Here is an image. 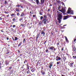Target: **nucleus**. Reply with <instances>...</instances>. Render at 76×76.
Here are the masks:
<instances>
[{
	"label": "nucleus",
	"instance_id": "6e6552de",
	"mask_svg": "<svg viewBox=\"0 0 76 76\" xmlns=\"http://www.w3.org/2000/svg\"><path fill=\"white\" fill-rule=\"evenodd\" d=\"M26 71L27 72V73L28 74V73H30V71H29V69L28 67V69H27Z\"/></svg>",
	"mask_w": 76,
	"mask_h": 76
},
{
	"label": "nucleus",
	"instance_id": "473e14b6",
	"mask_svg": "<svg viewBox=\"0 0 76 76\" xmlns=\"http://www.w3.org/2000/svg\"><path fill=\"white\" fill-rule=\"evenodd\" d=\"M11 69H12V68L11 67H10L9 69V70H11Z\"/></svg>",
	"mask_w": 76,
	"mask_h": 76
},
{
	"label": "nucleus",
	"instance_id": "f704fd0d",
	"mask_svg": "<svg viewBox=\"0 0 76 76\" xmlns=\"http://www.w3.org/2000/svg\"><path fill=\"white\" fill-rule=\"evenodd\" d=\"M48 49H47L46 50V53H47L48 52Z\"/></svg>",
	"mask_w": 76,
	"mask_h": 76
},
{
	"label": "nucleus",
	"instance_id": "aec40b11",
	"mask_svg": "<svg viewBox=\"0 0 76 76\" xmlns=\"http://www.w3.org/2000/svg\"><path fill=\"white\" fill-rule=\"evenodd\" d=\"M25 16V14L23 13H22L20 15V16Z\"/></svg>",
	"mask_w": 76,
	"mask_h": 76
},
{
	"label": "nucleus",
	"instance_id": "8fccbe9b",
	"mask_svg": "<svg viewBox=\"0 0 76 76\" xmlns=\"http://www.w3.org/2000/svg\"><path fill=\"white\" fill-rule=\"evenodd\" d=\"M73 58H75V56H73Z\"/></svg>",
	"mask_w": 76,
	"mask_h": 76
},
{
	"label": "nucleus",
	"instance_id": "69168bd1",
	"mask_svg": "<svg viewBox=\"0 0 76 76\" xmlns=\"http://www.w3.org/2000/svg\"><path fill=\"white\" fill-rule=\"evenodd\" d=\"M9 16V15H8L7 16V17H8Z\"/></svg>",
	"mask_w": 76,
	"mask_h": 76
},
{
	"label": "nucleus",
	"instance_id": "58836bf2",
	"mask_svg": "<svg viewBox=\"0 0 76 76\" xmlns=\"http://www.w3.org/2000/svg\"><path fill=\"white\" fill-rule=\"evenodd\" d=\"M76 38H75L74 40V42H75V41H76Z\"/></svg>",
	"mask_w": 76,
	"mask_h": 76
},
{
	"label": "nucleus",
	"instance_id": "1a4fd4ad",
	"mask_svg": "<svg viewBox=\"0 0 76 76\" xmlns=\"http://www.w3.org/2000/svg\"><path fill=\"white\" fill-rule=\"evenodd\" d=\"M68 18V16H64V20H66V19H67Z\"/></svg>",
	"mask_w": 76,
	"mask_h": 76
},
{
	"label": "nucleus",
	"instance_id": "6ab92c4d",
	"mask_svg": "<svg viewBox=\"0 0 76 76\" xmlns=\"http://www.w3.org/2000/svg\"><path fill=\"white\" fill-rule=\"evenodd\" d=\"M7 61H6V62H5V63H6V65H7V64H9V63H8L7 62Z\"/></svg>",
	"mask_w": 76,
	"mask_h": 76
},
{
	"label": "nucleus",
	"instance_id": "5fc2aeb1",
	"mask_svg": "<svg viewBox=\"0 0 76 76\" xmlns=\"http://www.w3.org/2000/svg\"><path fill=\"white\" fill-rule=\"evenodd\" d=\"M57 45H59V43H57Z\"/></svg>",
	"mask_w": 76,
	"mask_h": 76
},
{
	"label": "nucleus",
	"instance_id": "4d7b16f0",
	"mask_svg": "<svg viewBox=\"0 0 76 76\" xmlns=\"http://www.w3.org/2000/svg\"><path fill=\"white\" fill-rule=\"evenodd\" d=\"M40 14L41 15H42V14H41V13H40Z\"/></svg>",
	"mask_w": 76,
	"mask_h": 76
},
{
	"label": "nucleus",
	"instance_id": "ddd939ff",
	"mask_svg": "<svg viewBox=\"0 0 76 76\" xmlns=\"http://www.w3.org/2000/svg\"><path fill=\"white\" fill-rule=\"evenodd\" d=\"M30 69H31V71L32 72H34V68L31 67L30 68Z\"/></svg>",
	"mask_w": 76,
	"mask_h": 76
},
{
	"label": "nucleus",
	"instance_id": "680f3d73",
	"mask_svg": "<svg viewBox=\"0 0 76 76\" xmlns=\"http://www.w3.org/2000/svg\"><path fill=\"white\" fill-rule=\"evenodd\" d=\"M21 8H22L23 7L22 6H21Z\"/></svg>",
	"mask_w": 76,
	"mask_h": 76
},
{
	"label": "nucleus",
	"instance_id": "cd10ccee",
	"mask_svg": "<svg viewBox=\"0 0 76 76\" xmlns=\"http://www.w3.org/2000/svg\"><path fill=\"white\" fill-rule=\"evenodd\" d=\"M63 59L64 60H66V58L64 57L63 58Z\"/></svg>",
	"mask_w": 76,
	"mask_h": 76
},
{
	"label": "nucleus",
	"instance_id": "4468645a",
	"mask_svg": "<svg viewBox=\"0 0 76 76\" xmlns=\"http://www.w3.org/2000/svg\"><path fill=\"white\" fill-rule=\"evenodd\" d=\"M45 0H41V4H43L44 3Z\"/></svg>",
	"mask_w": 76,
	"mask_h": 76
},
{
	"label": "nucleus",
	"instance_id": "c756f323",
	"mask_svg": "<svg viewBox=\"0 0 76 76\" xmlns=\"http://www.w3.org/2000/svg\"><path fill=\"white\" fill-rule=\"evenodd\" d=\"M22 20V19L21 18L19 19V21H21V20Z\"/></svg>",
	"mask_w": 76,
	"mask_h": 76
},
{
	"label": "nucleus",
	"instance_id": "e2e57ef3",
	"mask_svg": "<svg viewBox=\"0 0 76 76\" xmlns=\"http://www.w3.org/2000/svg\"><path fill=\"white\" fill-rule=\"evenodd\" d=\"M18 61H20V60H19V59L18 60Z\"/></svg>",
	"mask_w": 76,
	"mask_h": 76
},
{
	"label": "nucleus",
	"instance_id": "9b49d317",
	"mask_svg": "<svg viewBox=\"0 0 76 76\" xmlns=\"http://www.w3.org/2000/svg\"><path fill=\"white\" fill-rule=\"evenodd\" d=\"M49 48V50H53V48H54V47L51 46Z\"/></svg>",
	"mask_w": 76,
	"mask_h": 76
},
{
	"label": "nucleus",
	"instance_id": "f3484780",
	"mask_svg": "<svg viewBox=\"0 0 76 76\" xmlns=\"http://www.w3.org/2000/svg\"><path fill=\"white\" fill-rule=\"evenodd\" d=\"M15 10L16 11H17V12H19V8H16Z\"/></svg>",
	"mask_w": 76,
	"mask_h": 76
},
{
	"label": "nucleus",
	"instance_id": "09e8293b",
	"mask_svg": "<svg viewBox=\"0 0 76 76\" xmlns=\"http://www.w3.org/2000/svg\"><path fill=\"white\" fill-rule=\"evenodd\" d=\"M56 49L55 48H54V49H53L54 51H56Z\"/></svg>",
	"mask_w": 76,
	"mask_h": 76
},
{
	"label": "nucleus",
	"instance_id": "20e7f679",
	"mask_svg": "<svg viewBox=\"0 0 76 76\" xmlns=\"http://www.w3.org/2000/svg\"><path fill=\"white\" fill-rule=\"evenodd\" d=\"M42 22H43L44 25H45L46 23L47 22V19H43V20L42 21Z\"/></svg>",
	"mask_w": 76,
	"mask_h": 76
},
{
	"label": "nucleus",
	"instance_id": "423d86ee",
	"mask_svg": "<svg viewBox=\"0 0 76 76\" xmlns=\"http://www.w3.org/2000/svg\"><path fill=\"white\" fill-rule=\"evenodd\" d=\"M39 35H40V33H39L38 34H37L36 37V40H38V38H39Z\"/></svg>",
	"mask_w": 76,
	"mask_h": 76
},
{
	"label": "nucleus",
	"instance_id": "c03bdc74",
	"mask_svg": "<svg viewBox=\"0 0 76 76\" xmlns=\"http://www.w3.org/2000/svg\"><path fill=\"white\" fill-rule=\"evenodd\" d=\"M35 15H33V18H35Z\"/></svg>",
	"mask_w": 76,
	"mask_h": 76
},
{
	"label": "nucleus",
	"instance_id": "dca6fc26",
	"mask_svg": "<svg viewBox=\"0 0 76 76\" xmlns=\"http://www.w3.org/2000/svg\"><path fill=\"white\" fill-rule=\"evenodd\" d=\"M44 18L43 19H46V18H47V15H44Z\"/></svg>",
	"mask_w": 76,
	"mask_h": 76
},
{
	"label": "nucleus",
	"instance_id": "6e6d98bb",
	"mask_svg": "<svg viewBox=\"0 0 76 76\" xmlns=\"http://www.w3.org/2000/svg\"><path fill=\"white\" fill-rule=\"evenodd\" d=\"M7 40H8L9 39V38L7 37Z\"/></svg>",
	"mask_w": 76,
	"mask_h": 76
},
{
	"label": "nucleus",
	"instance_id": "338daca9",
	"mask_svg": "<svg viewBox=\"0 0 76 76\" xmlns=\"http://www.w3.org/2000/svg\"><path fill=\"white\" fill-rule=\"evenodd\" d=\"M75 18V19H76V17H75V18Z\"/></svg>",
	"mask_w": 76,
	"mask_h": 76
},
{
	"label": "nucleus",
	"instance_id": "052dcab7",
	"mask_svg": "<svg viewBox=\"0 0 76 76\" xmlns=\"http://www.w3.org/2000/svg\"><path fill=\"white\" fill-rule=\"evenodd\" d=\"M48 11H50V9L48 10Z\"/></svg>",
	"mask_w": 76,
	"mask_h": 76
},
{
	"label": "nucleus",
	"instance_id": "0eeeda50",
	"mask_svg": "<svg viewBox=\"0 0 76 76\" xmlns=\"http://www.w3.org/2000/svg\"><path fill=\"white\" fill-rule=\"evenodd\" d=\"M5 1H3V3L4 4H7L8 3V0H5Z\"/></svg>",
	"mask_w": 76,
	"mask_h": 76
},
{
	"label": "nucleus",
	"instance_id": "a211bd4d",
	"mask_svg": "<svg viewBox=\"0 0 76 76\" xmlns=\"http://www.w3.org/2000/svg\"><path fill=\"white\" fill-rule=\"evenodd\" d=\"M22 44V42H20L18 45V47H20V46L21 45V44Z\"/></svg>",
	"mask_w": 76,
	"mask_h": 76
},
{
	"label": "nucleus",
	"instance_id": "f257e3e1",
	"mask_svg": "<svg viewBox=\"0 0 76 76\" xmlns=\"http://www.w3.org/2000/svg\"><path fill=\"white\" fill-rule=\"evenodd\" d=\"M58 20V21L59 23H61V19L63 18V16H62V13L58 11H57Z\"/></svg>",
	"mask_w": 76,
	"mask_h": 76
},
{
	"label": "nucleus",
	"instance_id": "3c124183",
	"mask_svg": "<svg viewBox=\"0 0 76 76\" xmlns=\"http://www.w3.org/2000/svg\"><path fill=\"white\" fill-rule=\"evenodd\" d=\"M46 42H47V41H45V43H44V44H45V43H46Z\"/></svg>",
	"mask_w": 76,
	"mask_h": 76
},
{
	"label": "nucleus",
	"instance_id": "0e129e2a",
	"mask_svg": "<svg viewBox=\"0 0 76 76\" xmlns=\"http://www.w3.org/2000/svg\"><path fill=\"white\" fill-rule=\"evenodd\" d=\"M62 76H65V75H62Z\"/></svg>",
	"mask_w": 76,
	"mask_h": 76
},
{
	"label": "nucleus",
	"instance_id": "bb28decb",
	"mask_svg": "<svg viewBox=\"0 0 76 76\" xmlns=\"http://www.w3.org/2000/svg\"><path fill=\"white\" fill-rule=\"evenodd\" d=\"M21 26H24L25 25V24H20Z\"/></svg>",
	"mask_w": 76,
	"mask_h": 76
},
{
	"label": "nucleus",
	"instance_id": "79ce46f5",
	"mask_svg": "<svg viewBox=\"0 0 76 76\" xmlns=\"http://www.w3.org/2000/svg\"><path fill=\"white\" fill-rule=\"evenodd\" d=\"M25 39H24L23 40V42H25Z\"/></svg>",
	"mask_w": 76,
	"mask_h": 76
},
{
	"label": "nucleus",
	"instance_id": "f03ea898",
	"mask_svg": "<svg viewBox=\"0 0 76 76\" xmlns=\"http://www.w3.org/2000/svg\"><path fill=\"white\" fill-rule=\"evenodd\" d=\"M67 14H72V15H73V11L71 10V9L70 8H69L67 12Z\"/></svg>",
	"mask_w": 76,
	"mask_h": 76
},
{
	"label": "nucleus",
	"instance_id": "e433bc0d",
	"mask_svg": "<svg viewBox=\"0 0 76 76\" xmlns=\"http://www.w3.org/2000/svg\"><path fill=\"white\" fill-rule=\"evenodd\" d=\"M11 31H13V28H11Z\"/></svg>",
	"mask_w": 76,
	"mask_h": 76
},
{
	"label": "nucleus",
	"instance_id": "c85d7f7f",
	"mask_svg": "<svg viewBox=\"0 0 76 76\" xmlns=\"http://www.w3.org/2000/svg\"><path fill=\"white\" fill-rule=\"evenodd\" d=\"M17 16H19V15H20V14H19V13H17Z\"/></svg>",
	"mask_w": 76,
	"mask_h": 76
},
{
	"label": "nucleus",
	"instance_id": "7c9ffc66",
	"mask_svg": "<svg viewBox=\"0 0 76 76\" xmlns=\"http://www.w3.org/2000/svg\"><path fill=\"white\" fill-rule=\"evenodd\" d=\"M4 13H6L7 14H8V13H9V12H6V11Z\"/></svg>",
	"mask_w": 76,
	"mask_h": 76
},
{
	"label": "nucleus",
	"instance_id": "a18cd8bd",
	"mask_svg": "<svg viewBox=\"0 0 76 76\" xmlns=\"http://www.w3.org/2000/svg\"><path fill=\"white\" fill-rule=\"evenodd\" d=\"M5 0H0V1H4Z\"/></svg>",
	"mask_w": 76,
	"mask_h": 76
},
{
	"label": "nucleus",
	"instance_id": "39448f33",
	"mask_svg": "<svg viewBox=\"0 0 76 76\" xmlns=\"http://www.w3.org/2000/svg\"><path fill=\"white\" fill-rule=\"evenodd\" d=\"M56 61H58V60H61V58L58 57V56H57L56 57Z\"/></svg>",
	"mask_w": 76,
	"mask_h": 76
},
{
	"label": "nucleus",
	"instance_id": "de8ad7c7",
	"mask_svg": "<svg viewBox=\"0 0 76 76\" xmlns=\"http://www.w3.org/2000/svg\"><path fill=\"white\" fill-rule=\"evenodd\" d=\"M64 50V49H63V48H62V49H61V51H63Z\"/></svg>",
	"mask_w": 76,
	"mask_h": 76
},
{
	"label": "nucleus",
	"instance_id": "393cba45",
	"mask_svg": "<svg viewBox=\"0 0 76 76\" xmlns=\"http://www.w3.org/2000/svg\"><path fill=\"white\" fill-rule=\"evenodd\" d=\"M58 9L59 10H60V9H61V7H60V6H58Z\"/></svg>",
	"mask_w": 76,
	"mask_h": 76
},
{
	"label": "nucleus",
	"instance_id": "c9c22d12",
	"mask_svg": "<svg viewBox=\"0 0 76 76\" xmlns=\"http://www.w3.org/2000/svg\"><path fill=\"white\" fill-rule=\"evenodd\" d=\"M12 20L13 21H15V20H16V19H15V18H13V19Z\"/></svg>",
	"mask_w": 76,
	"mask_h": 76
},
{
	"label": "nucleus",
	"instance_id": "2eb2a0df",
	"mask_svg": "<svg viewBox=\"0 0 76 76\" xmlns=\"http://www.w3.org/2000/svg\"><path fill=\"white\" fill-rule=\"evenodd\" d=\"M50 64L49 68L50 69H51V67L53 66V65H52V64Z\"/></svg>",
	"mask_w": 76,
	"mask_h": 76
},
{
	"label": "nucleus",
	"instance_id": "13d9d810",
	"mask_svg": "<svg viewBox=\"0 0 76 76\" xmlns=\"http://www.w3.org/2000/svg\"><path fill=\"white\" fill-rule=\"evenodd\" d=\"M1 31L2 32H3V31L2 30H1Z\"/></svg>",
	"mask_w": 76,
	"mask_h": 76
},
{
	"label": "nucleus",
	"instance_id": "a878e982",
	"mask_svg": "<svg viewBox=\"0 0 76 76\" xmlns=\"http://www.w3.org/2000/svg\"><path fill=\"white\" fill-rule=\"evenodd\" d=\"M43 19V17L42 16H41L40 17V19L41 20H42Z\"/></svg>",
	"mask_w": 76,
	"mask_h": 76
},
{
	"label": "nucleus",
	"instance_id": "4be33fe9",
	"mask_svg": "<svg viewBox=\"0 0 76 76\" xmlns=\"http://www.w3.org/2000/svg\"><path fill=\"white\" fill-rule=\"evenodd\" d=\"M70 67H72V65H73V63H71L70 64Z\"/></svg>",
	"mask_w": 76,
	"mask_h": 76
},
{
	"label": "nucleus",
	"instance_id": "9d476101",
	"mask_svg": "<svg viewBox=\"0 0 76 76\" xmlns=\"http://www.w3.org/2000/svg\"><path fill=\"white\" fill-rule=\"evenodd\" d=\"M45 32H44V31H42V32L41 34V35L43 34L44 37H45Z\"/></svg>",
	"mask_w": 76,
	"mask_h": 76
},
{
	"label": "nucleus",
	"instance_id": "72a5a7b5",
	"mask_svg": "<svg viewBox=\"0 0 76 76\" xmlns=\"http://www.w3.org/2000/svg\"><path fill=\"white\" fill-rule=\"evenodd\" d=\"M57 64L58 65V64H60V63H59V62H57Z\"/></svg>",
	"mask_w": 76,
	"mask_h": 76
},
{
	"label": "nucleus",
	"instance_id": "412c9836",
	"mask_svg": "<svg viewBox=\"0 0 76 76\" xmlns=\"http://www.w3.org/2000/svg\"><path fill=\"white\" fill-rule=\"evenodd\" d=\"M41 73L43 75H44V74H45V72H43L42 71L41 72Z\"/></svg>",
	"mask_w": 76,
	"mask_h": 76
},
{
	"label": "nucleus",
	"instance_id": "5701e85b",
	"mask_svg": "<svg viewBox=\"0 0 76 76\" xmlns=\"http://www.w3.org/2000/svg\"><path fill=\"white\" fill-rule=\"evenodd\" d=\"M36 1L37 4L39 3V1L38 0H36Z\"/></svg>",
	"mask_w": 76,
	"mask_h": 76
},
{
	"label": "nucleus",
	"instance_id": "2f4dec72",
	"mask_svg": "<svg viewBox=\"0 0 76 76\" xmlns=\"http://www.w3.org/2000/svg\"><path fill=\"white\" fill-rule=\"evenodd\" d=\"M15 15V14H11V15L12 16H14Z\"/></svg>",
	"mask_w": 76,
	"mask_h": 76
},
{
	"label": "nucleus",
	"instance_id": "4c0bfd02",
	"mask_svg": "<svg viewBox=\"0 0 76 76\" xmlns=\"http://www.w3.org/2000/svg\"><path fill=\"white\" fill-rule=\"evenodd\" d=\"M14 27H16V26L15 25H13V27L14 28Z\"/></svg>",
	"mask_w": 76,
	"mask_h": 76
},
{
	"label": "nucleus",
	"instance_id": "f8f14e48",
	"mask_svg": "<svg viewBox=\"0 0 76 76\" xmlns=\"http://www.w3.org/2000/svg\"><path fill=\"white\" fill-rule=\"evenodd\" d=\"M65 38L66 41L67 42H69V40H68V39L67 38V37L65 36Z\"/></svg>",
	"mask_w": 76,
	"mask_h": 76
},
{
	"label": "nucleus",
	"instance_id": "49530a36",
	"mask_svg": "<svg viewBox=\"0 0 76 76\" xmlns=\"http://www.w3.org/2000/svg\"><path fill=\"white\" fill-rule=\"evenodd\" d=\"M0 20H2V18L0 17Z\"/></svg>",
	"mask_w": 76,
	"mask_h": 76
},
{
	"label": "nucleus",
	"instance_id": "774afa93",
	"mask_svg": "<svg viewBox=\"0 0 76 76\" xmlns=\"http://www.w3.org/2000/svg\"><path fill=\"white\" fill-rule=\"evenodd\" d=\"M30 13H32V12H30Z\"/></svg>",
	"mask_w": 76,
	"mask_h": 76
},
{
	"label": "nucleus",
	"instance_id": "ea45409f",
	"mask_svg": "<svg viewBox=\"0 0 76 76\" xmlns=\"http://www.w3.org/2000/svg\"><path fill=\"white\" fill-rule=\"evenodd\" d=\"M9 52H7L6 53V54H9Z\"/></svg>",
	"mask_w": 76,
	"mask_h": 76
},
{
	"label": "nucleus",
	"instance_id": "7ed1b4c3",
	"mask_svg": "<svg viewBox=\"0 0 76 76\" xmlns=\"http://www.w3.org/2000/svg\"><path fill=\"white\" fill-rule=\"evenodd\" d=\"M60 11L62 13H65L66 12V9H65V8H62L61 10H60Z\"/></svg>",
	"mask_w": 76,
	"mask_h": 76
},
{
	"label": "nucleus",
	"instance_id": "37998d69",
	"mask_svg": "<svg viewBox=\"0 0 76 76\" xmlns=\"http://www.w3.org/2000/svg\"><path fill=\"white\" fill-rule=\"evenodd\" d=\"M20 7V5H18L17 6V7Z\"/></svg>",
	"mask_w": 76,
	"mask_h": 76
},
{
	"label": "nucleus",
	"instance_id": "bf43d9fd",
	"mask_svg": "<svg viewBox=\"0 0 76 76\" xmlns=\"http://www.w3.org/2000/svg\"><path fill=\"white\" fill-rule=\"evenodd\" d=\"M66 26V25H64L63 26Z\"/></svg>",
	"mask_w": 76,
	"mask_h": 76
},
{
	"label": "nucleus",
	"instance_id": "864d4df0",
	"mask_svg": "<svg viewBox=\"0 0 76 76\" xmlns=\"http://www.w3.org/2000/svg\"><path fill=\"white\" fill-rule=\"evenodd\" d=\"M1 65L0 66V69H1Z\"/></svg>",
	"mask_w": 76,
	"mask_h": 76
},
{
	"label": "nucleus",
	"instance_id": "603ef678",
	"mask_svg": "<svg viewBox=\"0 0 76 76\" xmlns=\"http://www.w3.org/2000/svg\"><path fill=\"white\" fill-rule=\"evenodd\" d=\"M23 69V67H21V68H20V69Z\"/></svg>",
	"mask_w": 76,
	"mask_h": 76
},
{
	"label": "nucleus",
	"instance_id": "b1692460",
	"mask_svg": "<svg viewBox=\"0 0 76 76\" xmlns=\"http://www.w3.org/2000/svg\"><path fill=\"white\" fill-rule=\"evenodd\" d=\"M18 39V38L16 37H15V41H16Z\"/></svg>",
	"mask_w": 76,
	"mask_h": 76
},
{
	"label": "nucleus",
	"instance_id": "a19ab883",
	"mask_svg": "<svg viewBox=\"0 0 76 76\" xmlns=\"http://www.w3.org/2000/svg\"><path fill=\"white\" fill-rule=\"evenodd\" d=\"M26 62V60H25V61H24V64Z\"/></svg>",
	"mask_w": 76,
	"mask_h": 76
}]
</instances>
